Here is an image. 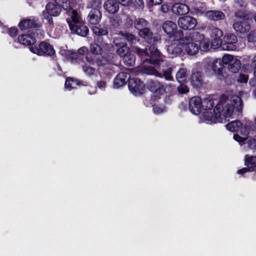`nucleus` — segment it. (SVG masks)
I'll use <instances>...</instances> for the list:
<instances>
[{"label": "nucleus", "mask_w": 256, "mask_h": 256, "mask_svg": "<svg viewBox=\"0 0 256 256\" xmlns=\"http://www.w3.org/2000/svg\"><path fill=\"white\" fill-rule=\"evenodd\" d=\"M125 18V16L124 14H118L113 16L111 20L112 24L116 26H120L122 23V20Z\"/></svg>", "instance_id": "nucleus-36"}, {"label": "nucleus", "mask_w": 256, "mask_h": 256, "mask_svg": "<svg viewBox=\"0 0 256 256\" xmlns=\"http://www.w3.org/2000/svg\"><path fill=\"white\" fill-rule=\"evenodd\" d=\"M196 24V19L190 16H182L178 20V26L186 30L194 28Z\"/></svg>", "instance_id": "nucleus-14"}, {"label": "nucleus", "mask_w": 256, "mask_h": 256, "mask_svg": "<svg viewBox=\"0 0 256 256\" xmlns=\"http://www.w3.org/2000/svg\"><path fill=\"white\" fill-rule=\"evenodd\" d=\"M128 86L130 92L135 96L142 94L144 90V83L136 78L129 79Z\"/></svg>", "instance_id": "nucleus-11"}, {"label": "nucleus", "mask_w": 256, "mask_h": 256, "mask_svg": "<svg viewBox=\"0 0 256 256\" xmlns=\"http://www.w3.org/2000/svg\"><path fill=\"white\" fill-rule=\"evenodd\" d=\"M38 24L34 20L27 19L22 20L19 23V26L22 30H26L29 28H36Z\"/></svg>", "instance_id": "nucleus-29"}, {"label": "nucleus", "mask_w": 256, "mask_h": 256, "mask_svg": "<svg viewBox=\"0 0 256 256\" xmlns=\"http://www.w3.org/2000/svg\"><path fill=\"white\" fill-rule=\"evenodd\" d=\"M242 92H240L239 93V94H240V96H242Z\"/></svg>", "instance_id": "nucleus-62"}, {"label": "nucleus", "mask_w": 256, "mask_h": 256, "mask_svg": "<svg viewBox=\"0 0 256 256\" xmlns=\"http://www.w3.org/2000/svg\"><path fill=\"white\" fill-rule=\"evenodd\" d=\"M101 46L102 48V50H106V51H112L114 50V46L112 44H107V43H102Z\"/></svg>", "instance_id": "nucleus-45"}, {"label": "nucleus", "mask_w": 256, "mask_h": 256, "mask_svg": "<svg viewBox=\"0 0 256 256\" xmlns=\"http://www.w3.org/2000/svg\"><path fill=\"white\" fill-rule=\"evenodd\" d=\"M254 76L256 77V64H255L254 68Z\"/></svg>", "instance_id": "nucleus-59"}, {"label": "nucleus", "mask_w": 256, "mask_h": 256, "mask_svg": "<svg viewBox=\"0 0 256 256\" xmlns=\"http://www.w3.org/2000/svg\"><path fill=\"white\" fill-rule=\"evenodd\" d=\"M122 58L124 63L128 66H132L135 64V56L130 52Z\"/></svg>", "instance_id": "nucleus-35"}, {"label": "nucleus", "mask_w": 256, "mask_h": 256, "mask_svg": "<svg viewBox=\"0 0 256 256\" xmlns=\"http://www.w3.org/2000/svg\"><path fill=\"white\" fill-rule=\"evenodd\" d=\"M98 88L102 90H104L106 86V82L103 80H100L96 82Z\"/></svg>", "instance_id": "nucleus-47"}, {"label": "nucleus", "mask_w": 256, "mask_h": 256, "mask_svg": "<svg viewBox=\"0 0 256 256\" xmlns=\"http://www.w3.org/2000/svg\"><path fill=\"white\" fill-rule=\"evenodd\" d=\"M173 13L178 15H183L187 14L189 11L188 6L183 4H176L172 8Z\"/></svg>", "instance_id": "nucleus-27"}, {"label": "nucleus", "mask_w": 256, "mask_h": 256, "mask_svg": "<svg viewBox=\"0 0 256 256\" xmlns=\"http://www.w3.org/2000/svg\"><path fill=\"white\" fill-rule=\"evenodd\" d=\"M43 38L44 32L39 30L34 29L32 30V32L28 31V34L19 36L18 41L22 44L30 46L36 43V38L40 39Z\"/></svg>", "instance_id": "nucleus-6"}, {"label": "nucleus", "mask_w": 256, "mask_h": 256, "mask_svg": "<svg viewBox=\"0 0 256 256\" xmlns=\"http://www.w3.org/2000/svg\"><path fill=\"white\" fill-rule=\"evenodd\" d=\"M86 61L90 64H92L94 63V60L90 58H89L88 56H86Z\"/></svg>", "instance_id": "nucleus-57"}, {"label": "nucleus", "mask_w": 256, "mask_h": 256, "mask_svg": "<svg viewBox=\"0 0 256 256\" xmlns=\"http://www.w3.org/2000/svg\"><path fill=\"white\" fill-rule=\"evenodd\" d=\"M254 20L256 22V13L254 14Z\"/></svg>", "instance_id": "nucleus-60"}, {"label": "nucleus", "mask_w": 256, "mask_h": 256, "mask_svg": "<svg viewBox=\"0 0 256 256\" xmlns=\"http://www.w3.org/2000/svg\"><path fill=\"white\" fill-rule=\"evenodd\" d=\"M8 34L12 37H14L18 34V29L16 28H11L8 30Z\"/></svg>", "instance_id": "nucleus-50"}, {"label": "nucleus", "mask_w": 256, "mask_h": 256, "mask_svg": "<svg viewBox=\"0 0 256 256\" xmlns=\"http://www.w3.org/2000/svg\"><path fill=\"white\" fill-rule=\"evenodd\" d=\"M101 18L102 14L98 8L92 9L88 16V21L92 24H96L99 23Z\"/></svg>", "instance_id": "nucleus-22"}, {"label": "nucleus", "mask_w": 256, "mask_h": 256, "mask_svg": "<svg viewBox=\"0 0 256 256\" xmlns=\"http://www.w3.org/2000/svg\"><path fill=\"white\" fill-rule=\"evenodd\" d=\"M248 40L249 42H254L255 41L256 38L254 37V34L250 32L248 36Z\"/></svg>", "instance_id": "nucleus-55"}, {"label": "nucleus", "mask_w": 256, "mask_h": 256, "mask_svg": "<svg viewBox=\"0 0 256 256\" xmlns=\"http://www.w3.org/2000/svg\"><path fill=\"white\" fill-rule=\"evenodd\" d=\"M134 28L138 30L140 36L144 38L150 45L154 44L158 42V37L153 36V34L150 28H148V22L144 18H138L136 19L134 22Z\"/></svg>", "instance_id": "nucleus-5"}, {"label": "nucleus", "mask_w": 256, "mask_h": 256, "mask_svg": "<svg viewBox=\"0 0 256 256\" xmlns=\"http://www.w3.org/2000/svg\"><path fill=\"white\" fill-rule=\"evenodd\" d=\"M184 48L178 44V39L174 43L168 46L167 51L170 56L173 58L181 54Z\"/></svg>", "instance_id": "nucleus-20"}, {"label": "nucleus", "mask_w": 256, "mask_h": 256, "mask_svg": "<svg viewBox=\"0 0 256 256\" xmlns=\"http://www.w3.org/2000/svg\"><path fill=\"white\" fill-rule=\"evenodd\" d=\"M188 75L187 70L186 68H181L176 72V78L178 82L182 83L186 80Z\"/></svg>", "instance_id": "nucleus-32"}, {"label": "nucleus", "mask_w": 256, "mask_h": 256, "mask_svg": "<svg viewBox=\"0 0 256 256\" xmlns=\"http://www.w3.org/2000/svg\"><path fill=\"white\" fill-rule=\"evenodd\" d=\"M162 29L166 34L170 36L175 33L177 26L172 21L168 20L163 24Z\"/></svg>", "instance_id": "nucleus-28"}, {"label": "nucleus", "mask_w": 256, "mask_h": 256, "mask_svg": "<svg viewBox=\"0 0 256 256\" xmlns=\"http://www.w3.org/2000/svg\"><path fill=\"white\" fill-rule=\"evenodd\" d=\"M249 84L250 86L255 87V89L254 90V97L256 98V78L254 80H251L250 81Z\"/></svg>", "instance_id": "nucleus-52"}, {"label": "nucleus", "mask_w": 256, "mask_h": 256, "mask_svg": "<svg viewBox=\"0 0 256 256\" xmlns=\"http://www.w3.org/2000/svg\"><path fill=\"white\" fill-rule=\"evenodd\" d=\"M190 82L192 85L195 88H200L203 84V78L202 74L200 72H193L191 76Z\"/></svg>", "instance_id": "nucleus-26"}, {"label": "nucleus", "mask_w": 256, "mask_h": 256, "mask_svg": "<svg viewBox=\"0 0 256 256\" xmlns=\"http://www.w3.org/2000/svg\"><path fill=\"white\" fill-rule=\"evenodd\" d=\"M233 28L237 32L240 33L246 32L250 30V27L247 21L240 20L236 22L233 24Z\"/></svg>", "instance_id": "nucleus-23"}, {"label": "nucleus", "mask_w": 256, "mask_h": 256, "mask_svg": "<svg viewBox=\"0 0 256 256\" xmlns=\"http://www.w3.org/2000/svg\"><path fill=\"white\" fill-rule=\"evenodd\" d=\"M249 168H244L241 170H238V174H242L248 171Z\"/></svg>", "instance_id": "nucleus-56"}, {"label": "nucleus", "mask_w": 256, "mask_h": 256, "mask_svg": "<svg viewBox=\"0 0 256 256\" xmlns=\"http://www.w3.org/2000/svg\"><path fill=\"white\" fill-rule=\"evenodd\" d=\"M124 18H126V22H125L126 26L127 28H129V27L131 26L133 24L132 19L131 18L128 16H125Z\"/></svg>", "instance_id": "nucleus-49"}, {"label": "nucleus", "mask_w": 256, "mask_h": 256, "mask_svg": "<svg viewBox=\"0 0 256 256\" xmlns=\"http://www.w3.org/2000/svg\"><path fill=\"white\" fill-rule=\"evenodd\" d=\"M222 44L223 42H222L221 38H213L212 41V46L214 48H216L220 46L221 48L222 49Z\"/></svg>", "instance_id": "nucleus-42"}, {"label": "nucleus", "mask_w": 256, "mask_h": 256, "mask_svg": "<svg viewBox=\"0 0 256 256\" xmlns=\"http://www.w3.org/2000/svg\"><path fill=\"white\" fill-rule=\"evenodd\" d=\"M114 43L118 48L116 52L120 57L124 58L126 55L130 52L127 44L122 40H120V38H116L114 40Z\"/></svg>", "instance_id": "nucleus-15"}, {"label": "nucleus", "mask_w": 256, "mask_h": 256, "mask_svg": "<svg viewBox=\"0 0 256 256\" xmlns=\"http://www.w3.org/2000/svg\"><path fill=\"white\" fill-rule=\"evenodd\" d=\"M116 38H120V40H122L123 42H124V40H126L128 42L132 44H136L138 40V38L135 36L128 32H121Z\"/></svg>", "instance_id": "nucleus-30"}, {"label": "nucleus", "mask_w": 256, "mask_h": 256, "mask_svg": "<svg viewBox=\"0 0 256 256\" xmlns=\"http://www.w3.org/2000/svg\"><path fill=\"white\" fill-rule=\"evenodd\" d=\"M96 92V87L90 86L88 88V92L90 94H93Z\"/></svg>", "instance_id": "nucleus-54"}, {"label": "nucleus", "mask_w": 256, "mask_h": 256, "mask_svg": "<svg viewBox=\"0 0 256 256\" xmlns=\"http://www.w3.org/2000/svg\"><path fill=\"white\" fill-rule=\"evenodd\" d=\"M248 79V76L242 73H240L238 77V81L241 83H246Z\"/></svg>", "instance_id": "nucleus-44"}, {"label": "nucleus", "mask_w": 256, "mask_h": 256, "mask_svg": "<svg viewBox=\"0 0 256 256\" xmlns=\"http://www.w3.org/2000/svg\"><path fill=\"white\" fill-rule=\"evenodd\" d=\"M66 10V20L70 28L74 26V25L80 24L82 22V18L80 13L76 10H73L70 0V6Z\"/></svg>", "instance_id": "nucleus-9"}, {"label": "nucleus", "mask_w": 256, "mask_h": 256, "mask_svg": "<svg viewBox=\"0 0 256 256\" xmlns=\"http://www.w3.org/2000/svg\"><path fill=\"white\" fill-rule=\"evenodd\" d=\"M92 31L94 34L98 36H106L108 34L107 28L101 25L93 26Z\"/></svg>", "instance_id": "nucleus-34"}, {"label": "nucleus", "mask_w": 256, "mask_h": 256, "mask_svg": "<svg viewBox=\"0 0 256 256\" xmlns=\"http://www.w3.org/2000/svg\"><path fill=\"white\" fill-rule=\"evenodd\" d=\"M235 4L242 8H245L247 4L246 0H236Z\"/></svg>", "instance_id": "nucleus-48"}, {"label": "nucleus", "mask_w": 256, "mask_h": 256, "mask_svg": "<svg viewBox=\"0 0 256 256\" xmlns=\"http://www.w3.org/2000/svg\"><path fill=\"white\" fill-rule=\"evenodd\" d=\"M208 32L211 38H221L223 36L222 31L220 29L214 26L209 27Z\"/></svg>", "instance_id": "nucleus-33"}, {"label": "nucleus", "mask_w": 256, "mask_h": 256, "mask_svg": "<svg viewBox=\"0 0 256 256\" xmlns=\"http://www.w3.org/2000/svg\"><path fill=\"white\" fill-rule=\"evenodd\" d=\"M128 73L125 72H120L114 80V87L118 88L126 84V82L130 78Z\"/></svg>", "instance_id": "nucleus-18"}, {"label": "nucleus", "mask_w": 256, "mask_h": 256, "mask_svg": "<svg viewBox=\"0 0 256 256\" xmlns=\"http://www.w3.org/2000/svg\"><path fill=\"white\" fill-rule=\"evenodd\" d=\"M82 70L85 74L88 76L94 75L96 72L95 68L87 64H84L82 66Z\"/></svg>", "instance_id": "nucleus-39"}, {"label": "nucleus", "mask_w": 256, "mask_h": 256, "mask_svg": "<svg viewBox=\"0 0 256 256\" xmlns=\"http://www.w3.org/2000/svg\"><path fill=\"white\" fill-rule=\"evenodd\" d=\"M101 2L100 0H90L88 4V8H98L100 7Z\"/></svg>", "instance_id": "nucleus-41"}, {"label": "nucleus", "mask_w": 256, "mask_h": 256, "mask_svg": "<svg viewBox=\"0 0 256 256\" xmlns=\"http://www.w3.org/2000/svg\"><path fill=\"white\" fill-rule=\"evenodd\" d=\"M136 52L140 58L142 62L140 68V69L142 72L148 74L154 75L158 77H162V74L158 72L151 65L152 64L156 68H158L161 64V62L164 61V56L161 54L156 46H155L154 44L150 46L148 50H142L139 48H136ZM174 68V67L173 66H170L162 70V76L166 80H173L172 73L173 72Z\"/></svg>", "instance_id": "nucleus-2"}, {"label": "nucleus", "mask_w": 256, "mask_h": 256, "mask_svg": "<svg viewBox=\"0 0 256 256\" xmlns=\"http://www.w3.org/2000/svg\"><path fill=\"white\" fill-rule=\"evenodd\" d=\"M72 34H75L82 36H86L88 32V28L84 25V20L80 24L74 25L70 28Z\"/></svg>", "instance_id": "nucleus-21"}, {"label": "nucleus", "mask_w": 256, "mask_h": 256, "mask_svg": "<svg viewBox=\"0 0 256 256\" xmlns=\"http://www.w3.org/2000/svg\"><path fill=\"white\" fill-rule=\"evenodd\" d=\"M167 98L169 100L170 98V96H168Z\"/></svg>", "instance_id": "nucleus-63"}, {"label": "nucleus", "mask_w": 256, "mask_h": 256, "mask_svg": "<svg viewBox=\"0 0 256 256\" xmlns=\"http://www.w3.org/2000/svg\"><path fill=\"white\" fill-rule=\"evenodd\" d=\"M222 62L228 64V68L232 72L236 73L241 67V62L238 56L230 54H226L222 56Z\"/></svg>", "instance_id": "nucleus-8"}, {"label": "nucleus", "mask_w": 256, "mask_h": 256, "mask_svg": "<svg viewBox=\"0 0 256 256\" xmlns=\"http://www.w3.org/2000/svg\"><path fill=\"white\" fill-rule=\"evenodd\" d=\"M192 38L193 40L198 42L199 50H200L202 52H207L209 50V40L205 38L204 35L198 32H194Z\"/></svg>", "instance_id": "nucleus-13"}, {"label": "nucleus", "mask_w": 256, "mask_h": 256, "mask_svg": "<svg viewBox=\"0 0 256 256\" xmlns=\"http://www.w3.org/2000/svg\"><path fill=\"white\" fill-rule=\"evenodd\" d=\"M160 97L156 95L152 96L150 99V104L153 108V111L156 114H160L164 112L165 110V107L160 102Z\"/></svg>", "instance_id": "nucleus-16"}, {"label": "nucleus", "mask_w": 256, "mask_h": 256, "mask_svg": "<svg viewBox=\"0 0 256 256\" xmlns=\"http://www.w3.org/2000/svg\"><path fill=\"white\" fill-rule=\"evenodd\" d=\"M80 82L78 80H74L72 78H68L65 82V88L70 90L76 88L77 86L80 85Z\"/></svg>", "instance_id": "nucleus-31"}, {"label": "nucleus", "mask_w": 256, "mask_h": 256, "mask_svg": "<svg viewBox=\"0 0 256 256\" xmlns=\"http://www.w3.org/2000/svg\"><path fill=\"white\" fill-rule=\"evenodd\" d=\"M148 87L150 91L162 94L166 92L167 86L156 80L150 82L148 84Z\"/></svg>", "instance_id": "nucleus-17"}, {"label": "nucleus", "mask_w": 256, "mask_h": 256, "mask_svg": "<svg viewBox=\"0 0 256 256\" xmlns=\"http://www.w3.org/2000/svg\"><path fill=\"white\" fill-rule=\"evenodd\" d=\"M30 50L32 52L39 56H52L55 53L53 46L46 42H40L38 46H30Z\"/></svg>", "instance_id": "nucleus-10"}, {"label": "nucleus", "mask_w": 256, "mask_h": 256, "mask_svg": "<svg viewBox=\"0 0 256 256\" xmlns=\"http://www.w3.org/2000/svg\"><path fill=\"white\" fill-rule=\"evenodd\" d=\"M205 16L208 20L214 21L223 20L225 18L224 13L219 10H208L206 12Z\"/></svg>", "instance_id": "nucleus-24"}, {"label": "nucleus", "mask_w": 256, "mask_h": 256, "mask_svg": "<svg viewBox=\"0 0 256 256\" xmlns=\"http://www.w3.org/2000/svg\"><path fill=\"white\" fill-rule=\"evenodd\" d=\"M224 63L222 62V60L220 58H216L210 64V67L216 74L221 77H223L222 71L224 68Z\"/></svg>", "instance_id": "nucleus-19"}, {"label": "nucleus", "mask_w": 256, "mask_h": 256, "mask_svg": "<svg viewBox=\"0 0 256 256\" xmlns=\"http://www.w3.org/2000/svg\"><path fill=\"white\" fill-rule=\"evenodd\" d=\"M104 9L110 14H114L119 10V4L115 0H108L104 4Z\"/></svg>", "instance_id": "nucleus-25"}, {"label": "nucleus", "mask_w": 256, "mask_h": 256, "mask_svg": "<svg viewBox=\"0 0 256 256\" xmlns=\"http://www.w3.org/2000/svg\"><path fill=\"white\" fill-rule=\"evenodd\" d=\"M238 42L237 36L232 34H228L224 36L222 44V50H234L236 49V44Z\"/></svg>", "instance_id": "nucleus-12"}, {"label": "nucleus", "mask_w": 256, "mask_h": 256, "mask_svg": "<svg viewBox=\"0 0 256 256\" xmlns=\"http://www.w3.org/2000/svg\"><path fill=\"white\" fill-rule=\"evenodd\" d=\"M170 10V6L168 4H162L161 6L160 10L164 13L167 12Z\"/></svg>", "instance_id": "nucleus-53"}, {"label": "nucleus", "mask_w": 256, "mask_h": 256, "mask_svg": "<svg viewBox=\"0 0 256 256\" xmlns=\"http://www.w3.org/2000/svg\"><path fill=\"white\" fill-rule=\"evenodd\" d=\"M162 0H150L149 4L152 6L154 5L160 4Z\"/></svg>", "instance_id": "nucleus-51"}, {"label": "nucleus", "mask_w": 256, "mask_h": 256, "mask_svg": "<svg viewBox=\"0 0 256 256\" xmlns=\"http://www.w3.org/2000/svg\"><path fill=\"white\" fill-rule=\"evenodd\" d=\"M178 90L179 93L182 94H186L189 91L188 87L184 84H180V86H178Z\"/></svg>", "instance_id": "nucleus-46"}, {"label": "nucleus", "mask_w": 256, "mask_h": 256, "mask_svg": "<svg viewBox=\"0 0 256 256\" xmlns=\"http://www.w3.org/2000/svg\"><path fill=\"white\" fill-rule=\"evenodd\" d=\"M243 108V103L240 96L234 95L229 100L226 96H222L218 102L210 97L202 101L198 96L190 98L189 109L194 114H199L204 110L203 117L208 122L224 123L233 115L240 116Z\"/></svg>", "instance_id": "nucleus-1"}, {"label": "nucleus", "mask_w": 256, "mask_h": 256, "mask_svg": "<svg viewBox=\"0 0 256 256\" xmlns=\"http://www.w3.org/2000/svg\"><path fill=\"white\" fill-rule=\"evenodd\" d=\"M242 124L239 120H234L226 125L227 129L232 132H237L240 130V134H235L234 135V138L235 140L242 144L248 138V136L250 134H252L255 129V126L251 122H248L246 124L244 128H242Z\"/></svg>", "instance_id": "nucleus-3"}, {"label": "nucleus", "mask_w": 256, "mask_h": 256, "mask_svg": "<svg viewBox=\"0 0 256 256\" xmlns=\"http://www.w3.org/2000/svg\"><path fill=\"white\" fill-rule=\"evenodd\" d=\"M235 15H236V16H239L238 12H236L235 14Z\"/></svg>", "instance_id": "nucleus-61"}, {"label": "nucleus", "mask_w": 256, "mask_h": 256, "mask_svg": "<svg viewBox=\"0 0 256 256\" xmlns=\"http://www.w3.org/2000/svg\"><path fill=\"white\" fill-rule=\"evenodd\" d=\"M70 0H55L58 4H60L63 9H67L70 6Z\"/></svg>", "instance_id": "nucleus-43"}, {"label": "nucleus", "mask_w": 256, "mask_h": 256, "mask_svg": "<svg viewBox=\"0 0 256 256\" xmlns=\"http://www.w3.org/2000/svg\"><path fill=\"white\" fill-rule=\"evenodd\" d=\"M90 49V52L94 54H100L102 52L101 44L99 45L98 44H92Z\"/></svg>", "instance_id": "nucleus-38"}, {"label": "nucleus", "mask_w": 256, "mask_h": 256, "mask_svg": "<svg viewBox=\"0 0 256 256\" xmlns=\"http://www.w3.org/2000/svg\"><path fill=\"white\" fill-rule=\"evenodd\" d=\"M193 32L190 33L188 35L184 36L182 32L178 31L174 35L176 38H178V44L182 46L188 54L194 56L199 51V47L197 42L193 40L192 36Z\"/></svg>", "instance_id": "nucleus-4"}, {"label": "nucleus", "mask_w": 256, "mask_h": 256, "mask_svg": "<svg viewBox=\"0 0 256 256\" xmlns=\"http://www.w3.org/2000/svg\"><path fill=\"white\" fill-rule=\"evenodd\" d=\"M87 48L86 47H82L79 48L78 50V53H72L71 54V58L72 59H76L79 60H80V56L84 55L87 51Z\"/></svg>", "instance_id": "nucleus-40"}, {"label": "nucleus", "mask_w": 256, "mask_h": 256, "mask_svg": "<svg viewBox=\"0 0 256 256\" xmlns=\"http://www.w3.org/2000/svg\"><path fill=\"white\" fill-rule=\"evenodd\" d=\"M245 164L250 168L256 167V156L246 155L245 156Z\"/></svg>", "instance_id": "nucleus-37"}, {"label": "nucleus", "mask_w": 256, "mask_h": 256, "mask_svg": "<svg viewBox=\"0 0 256 256\" xmlns=\"http://www.w3.org/2000/svg\"><path fill=\"white\" fill-rule=\"evenodd\" d=\"M250 2L253 6H256V0H250Z\"/></svg>", "instance_id": "nucleus-58"}, {"label": "nucleus", "mask_w": 256, "mask_h": 256, "mask_svg": "<svg viewBox=\"0 0 256 256\" xmlns=\"http://www.w3.org/2000/svg\"><path fill=\"white\" fill-rule=\"evenodd\" d=\"M60 4L55 2H49L46 6V9L43 11L42 16L44 18L48 20L50 24L52 23V16H58L62 10Z\"/></svg>", "instance_id": "nucleus-7"}]
</instances>
